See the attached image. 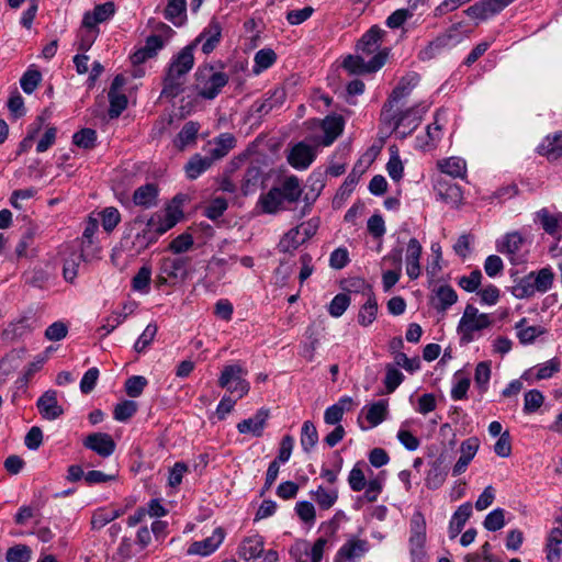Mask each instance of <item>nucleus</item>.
Instances as JSON below:
<instances>
[{"mask_svg": "<svg viewBox=\"0 0 562 562\" xmlns=\"http://www.w3.org/2000/svg\"><path fill=\"white\" fill-rule=\"evenodd\" d=\"M194 49L195 43H191L170 59L162 79V97L173 99L183 91L187 75L194 66Z\"/></svg>", "mask_w": 562, "mask_h": 562, "instance_id": "obj_1", "label": "nucleus"}, {"mask_svg": "<svg viewBox=\"0 0 562 562\" xmlns=\"http://www.w3.org/2000/svg\"><path fill=\"white\" fill-rule=\"evenodd\" d=\"M218 67L220 69L215 65L204 64L194 72V90L204 100L215 99L229 81V76L222 70L224 65L220 63Z\"/></svg>", "mask_w": 562, "mask_h": 562, "instance_id": "obj_2", "label": "nucleus"}, {"mask_svg": "<svg viewBox=\"0 0 562 562\" xmlns=\"http://www.w3.org/2000/svg\"><path fill=\"white\" fill-rule=\"evenodd\" d=\"M428 109V104L419 103L398 114L392 111L389 113V116H393L394 119H391V122L386 123L393 125V132L397 138L404 139L419 126Z\"/></svg>", "mask_w": 562, "mask_h": 562, "instance_id": "obj_3", "label": "nucleus"}, {"mask_svg": "<svg viewBox=\"0 0 562 562\" xmlns=\"http://www.w3.org/2000/svg\"><path fill=\"white\" fill-rule=\"evenodd\" d=\"M156 31L158 34H151L146 37L145 45L131 55V61L134 65H140L147 59L153 58L164 48L166 42L171 37L175 31L166 23L159 22Z\"/></svg>", "mask_w": 562, "mask_h": 562, "instance_id": "obj_4", "label": "nucleus"}, {"mask_svg": "<svg viewBox=\"0 0 562 562\" xmlns=\"http://www.w3.org/2000/svg\"><path fill=\"white\" fill-rule=\"evenodd\" d=\"M237 554L247 562L258 558H261L259 562L279 561L276 550L265 551V538L258 533L245 537L238 544Z\"/></svg>", "mask_w": 562, "mask_h": 562, "instance_id": "obj_5", "label": "nucleus"}, {"mask_svg": "<svg viewBox=\"0 0 562 562\" xmlns=\"http://www.w3.org/2000/svg\"><path fill=\"white\" fill-rule=\"evenodd\" d=\"M246 369L240 364L225 366L218 378V385L232 394H237V400L243 398L250 390L249 382L245 379Z\"/></svg>", "mask_w": 562, "mask_h": 562, "instance_id": "obj_6", "label": "nucleus"}, {"mask_svg": "<svg viewBox=\"0 0 562 562\" xmlns=\"http://www.w3.org/2000/svg\"><path fill=\"white\" fill-rule=\"evenodd\" d=\"M362 54L348 55L342 63V67L351 75L372 74L381 69L389 57V49L384 48L383 52L376 53L368 61Z\"/></svg>", "mask_w": 562, "mask_h": 562, "instance_id": "obj_7", "label": "nucleus"}, {"mask_svg": "<svg viewBox=\"0 0 562 562\" xmlns=\"http://www.w3.org/2000/svg\"><path fill=\"white\" fill-rule=\"evenodd\" d=\"M419 76L416 72L407 74L402 77L396 87L393 89L387 101L382 108V117L384 122H391L393 116H389V113L393 111V108L402 100L411 94L413 89L418 85Z\"/></svg>", "mask_w": 562, "mask_h": 562, "instance_id": "obj_8", "label": "nucleus"}, {"mask_svg": "<svg viewBox=\"0 0 562 562\" xmlns=\"http://www.w3.org/2000/svg\"><path fill=\"white\" fill-rule=\"evenodd\" d=\"M515 0H480L464 10V13L475 21V25L499 14Z\"/></svg>", "mask_w": 562, "mask_h": 562, "instance_id": "obj_9", "label": "nucleus"}, {"mask_svg": "<svg viewBox=\"0 0 562 562\" xmlns=\"http://www.w3.org/2000/svg\"><path fill=\"white\" fill-rule=\"evenodd\" d=\"M525 238L515 231L505 234L496 240V250L509 259L513 265H520L525 261V255L521 252Z\"/></svg>", "mask_w": 562, "mask_h": 562, "instance_id": "obj_10", "label": "nucleus"}, {"mask_svg": "<svg viewBox=\"0 0 562 562\" xmlns=\"http://www.w3.org/2000/svg\"><path fill=\"white\" fill-rule=\"evenodd\" d=\"M370 549L371 546L367 539L349 536L336 552L334 562H359Z\"/></svg>", "mask_w": 562, "mask_h": 562, "instance_id": "obj_11", "label": "nucleus"}, {"mask_svg": "<svg viewBox=\"0 0 562 562\" xmlns=\"http://www.w3.org/2000/svg\"><path fill=\"white\" fill-rule=\"evenodd\" d=\"M190 265L191 258L187 256L166 257L160 260L159 271L178 284L188 278Z\"/></svg>", "mask_w": 562, "mask_h": 562, "instance_id": "obj_12", "label": "nucleus"}, {"mask_svg": "<svg viewBox=\"0 0 562 562\" xmlns=\"http://www.w3.org/2000/svg\"><path fill=\"white\" fill-rule=\"evenodd\" d=\"M286 99V92L283 88H274L267 92L266 98L262 100H256L250 109L249 114L257 119H261L269 114L272 110L283 105Z\"/></svg>", "mask_w": 562, "mask_h": 562, "instance_id": "obj_13", "label": "nucleus"}, {"mask_svg": "<svg viewBox=\"0 0 562 562\" xmlns=\"http://www.w3.org/2000/svg\"><path fill=\"white\" fill-rule=\"evenodd\" d=\"M533 223L539 225L548 235L558 241L562 238V213H552L547 207H542L533 213Z\"/></svg>", "mask_w": 562, "mask_h": 562, "instance_id": "obj_14", "label": "nucleus"}, {"mask_svg": "<svg viewBox=\"0 0 562 562\" xmlns=\"http://www.w3.org/2000/svg\"><path fill=\"white\" fill-rule=\"evenodd\" d=\"M316 158L315 147L306 144L305 142L296 143L288 154V162L294 169L305 170Z\"/></svg>", "mask_w": 562, "mask_h": 562, "instance_id": "obj_15", "label": "nucleus"}, {"mask_svg": "<svg viewBox=\"0 0 562 562\" xmlns=\"http://www.w3.org/2000/svg\"><path fill=\"white\" fill-rule=\"evenodd\" d=\"M555 526L547 536L544 552L547 562H560L562 558V514L554 519Z\"/></svg>", "mask_w": 562, "mask_h": 562, "instance_id": "obj_16", "label": "nucleus"}, {"mask_svg": "<svg viewBox=\"0 0 562 562\" xmlns=\"http://www.w3.org/2000/svg\"><path fill=\"white\" fill-rule=\"evenodd\" d=\"M385 31L378 25L371 26L357 42L356 52L367 57L383 52L384 49H380V46Z\"/></svg>", "mask_w": 562, "mask_h": 562, "instance_id": "obj_17", "label": "nucleus"}, {"mask_svg": "<svg viewBox=\"0 0 562 562\" xmlns=\"http://www.w3.org/2000/svg\"><path fill=\"white\" fill-rule=\"evenodd\" d=\"M83 446L102 458H108L115 450V441L106 432H92L83 440Z\"/></svg>", "mask_w": 562, "mask_h": 562, "instance_id": "obj_18", "label": "nucleus"}, {"mask_svg": "<svg viewBox=\"0 0 562 562\" xmlns=\"http://www.w3.org/2000/svg\"><path fill=\"white\" fill-rule=\"evenodd\" d=\"M222 38V26L216 19H212L206 27L192 42L195 46L202 43L201 49L205 55L211 54L220 44Z\"/></svg>", "mask_w": 562, "mask_h": 562, "instance_id": "obj_19", "label": "nucleus"}, {"mask_svg": "<svg viewBox=\"0 0 562 562\" xmlns=\"http://www.w3.org/2000/svg\"><path fill=\"white\" fill-rule=\"evenodd\" d=\"M457 301L458 294L449 284L439 285L430 296L431 307L440 314H445Z\"/></svg>", "mask_w": 562, "mask_h": 562, "instance_id": "obj_20", "label": "nucleus"}, {"mask_svg": "<svg viewBox=\"0 0 562 562\" xmlns=\"http://www.w3.org/2000/svg\"><path fill=\"white\" fill-rule=\"evenodd\" d=\"M36 407L44 419L54 420L64 414L63 407L58 404L57 392L48 390L44 392L36 402Z\"/></svg>", "mask_w": 562, "mask_h": 562, "instance_id": "obj_21", "label": "nucleus"}, {"mask_svg": "<svg viewBox=\"0 0 562 562\" xmlns=\"http://www.w3.org/2000/svg\"><path fill=\"white\" fill-rule=\"evenodd\" d=\"M225 537V532L221 527H217L213 530V533L201 540L194 541L188 549L189 554H198V555H209L213 553L220 544L223 542Z\"/></svg>", "mask_w": 562, "mask_h": 562, "instance_id": "obj_22", "label": "nucleus"}, {"mask_svg": "<svg viewBox=\"0 0 562 562\" xmlns=\"http://www.w3.org/2000/svg\"><path fill=\"white\" fill-rule=\"evenodd\" d=\"M115 13V4L112 1L104 2L94 7L92 11L83 14L82 27L95 29L97 24L108 21Z\"/></svg>", "mask_w": 562, "mask_h": 562, "instance_id": "obj_23", "label": "nucleus"}, {"mask_svg": "<svg viewBox=\"0 0 562 562\" xmlns=\"http://www.w3.org/2000/svg\"><path fill=\"white\" fill-rule=\"evenodd\" d=\"M449 463L443 454H440L430 463V469L426 476V486L430 490L439 488L448 475Z\"/></svg>", "mask_w": 562, "mask_h": 562, "instance_id": "obj_24", "label": "nucleus"}, {"mask_svg": "<svg viewBox=\"0 0 562 562\" xmlns=\"http://www.w3.org/2000/svg\"><path fill=\"white\" fill-rule=\"evenodd\" d=\"M359 282L361 283V285L366 289V294L368 296L367 301L361 305L360 310H359V313H358V323L363 326V327H368L369 325H371L375 318H376V314H378V302H376V299H375V295L371 289L370 285L366 284V282L363 280H359Z\"/></svg>", "mask_w": 562, "mask_h": 562, "instance_id": "obj_25", "label": "nucleus"}, {"mask_svg": "<svg viewBox=\"0 0 562 562\" xmlns=\"http://www.w3.org/2000/svg\"><path fill=\"white\" fill-rule=\"evenodd\" d=\"M269 417V412L265 408H260L256 414L247 419H244L237 424V430L239 434H251L255 437H261Z\"/></svg>", "mask_w": 562, "mask_h": 562, "instance_id": "obj_26", "label": "nucleus"}, {"mask_svg": "<svg viewBox=\"0 0 562 562\" xmlns=\"http://www.w3.org/2000/svg\"><path fill=\"white\" fill-rule=\"evenodd\" d=\"M538 153L549 161L562 158V131L547 135L538 146Z\"/></svg>", "mask_w": 562, "mask_h": 562, "instance_id": "obj_27", "label": "nucleus"}, {"mask_svg": "<svg viewBox=\"0 0 562 562\" xmlns=\"http://www.w3.org/2000/svg\"><path fill=\"white\" fill-rule=\"evenodd\" d=\"M422 252L420 243L416 238H411L406 247V273L411 280H416L420 276Z\"/></svg>", "mask_w": 562, "mask_h": 562, "instance_id": "obj_28", "label": "nucleus"}, {"mask_svg": "<svg viewBox=\"0 0 562 562\" xmlns=\"http://www.w3.org/2000/svg\"><path fill=\"white\" fill-rule=\"evenodd\" d=\"M345 121L340 115H328L322 123L324 136L322 144L324 146L331 145L335 139L344 132Z\"/></svg>", "mask_w": 562, "mask_h": 562, "instance_id": "obj_29", "label": "nucleus"}, {"mask_svg": "<svg viewBox=\"0 0 562 562\" xmlns=\"http://www.w3.org/2000/svg\"><path fill=\"white\" fill-rule=\"evenodd\" d=\"M236 139L231 133L220 134L214 138L213 143H210L207 154L213 158L214 161L225 157L231 149L235 147Z\"/></svg>", "mask_w": 562, "mask_h": 562, "instance_id": "obj_30", "label": "nucleus"}, {"mask_svg": "<svg viewBox=\"0 0 562 562\" xmlns=\"http://www.w3.org/2000/svg\"><path fill=\"white\" fill-rule=\"evenodd\" d=\"M215 161L207 154L201 156L200 154L193 155L184 166L186 176L190 180L199 178L203 172L211 168Z\"/></svg>", "mask_w": 562, "mask_h": 562, "instance_id": "obj_31", "label": "nucleus"}, {"mask_svg": "<svg viewBox=\"0 0 562 562\" xmlns=\"http://www.w3.org/2000/svg\"><path fill=\"white\" fill-rule=\"evenodd\" d=\"M491 325V319L487 314H481L474 319H471L464 326H458V333L460 334L461 344H469L474 339V331L487 328Z\"/></svg>", "mask_w": 562, "mask_h": 562, "instance_id": "obj_32", "label": "nucleus"}, {"mask_svg": "<svg viewBox=\"0 0 562 562\" xmlns=\"http://www.w3.org/2000/svg\"><path fill=\"white\" fill-rule=\"evenodd\" d=\"M472 515V504L467 502L458 507L449 522V538L454 539Z\"/></svg>", "mask_w": 562, "mask_h": 562, "instance_id": "obj_33", "label": "nucleus"}, {"mask_svg": "<svg viewBox=\"0 0 562 562\" xmlns=\"http://www.w3.org/2000/svg\"><path fill=\"white\" fill-rule=\"evenodd\" d=\"M154 227V216L147 222L145 228L137 233L132 241V247L135 252L139 254L140 251L147 249L150 245L155 244L159 236L155 232Z\"/></svg>", "mask_w": 562, "mask_h": 562, "instance_id": "obj_34", "label": "nucleus"}, {"mask_svg": "<svg viewBox=\"0 0 562 562\" xmlns=\"http://www.w3.org/2000/svg\"><path fill=\"white\" fill-rule=\"evenodd\" d=\"M436 191L438 198L451 206L457 207L462 202L463 196L461 188L456 183L439 181L436 186Z\"/></svg>", "mask_w": 562, "mask_h": 562, "instance_id": "obj_35", "label": "nucleus"}, {"mask_svg": "<svg viewBox=\"0 0 562 562\" xmlns=\"http://www.w3.org/2000/svg\"><path fill=\"white\" fill-rule=\"evenodd\" d=\"M438 115L439 113L437 112L435 115V122L427 126L426 135L416 137V147L423 150L429 149L435 147L440 140L442 127L438 124Z\"/></svg>", "mask_w": 562, "mask_h": 562, "instance_id": "obj_36", "label": "nucleus"}, {"mask_svg": "<svg viewBox=\"0 0 562 562\" xmlns=\"http://www.w3.org/2000/svg\"><path fill=\"white\" fill-rule=\"evenodd\" d=\"M157 195L158 189L156 184L146 183L134 191L133 202L136 205L148 209L156 205Z\"/></svg>", "mask_w": 562, "mask_h": 562, "instance_id": "obj_37", "label": "nucleus"}, {"mask_svg": "<svg viewBox=\"0 0 562 562\" xmlns=\"http://www.w3.org/2000/svg\"><path fill=\"white\" fill-rule=\"evenodd\" d=\"M200 131V124L193 121L184 123L180 132L175 139V146L183 150L186 147L195 143L198 133Z\"/></svg>", "mask_w": 562, "mask_h": 562, "instance_id": "obj_38", "label": "nucleus"}, {"mask_svg": "<svg viewBox=\"0 0 562 562\" xmlns=\"http://www.w3.org/2000/svg\"><path fill=\"white\" fill-rule=\"evenodd\" d=\"M450 47L451 46L448 44L445 37L441 34H438L423 49L419 50L418 59L422 61L431 60L441 55L445 49Z\"/></svg>", "mask_w": 562, "mask_h": 562, "instance_id": "obj_39", "label": "nucleus"}, {"mask_svg": "<svg viewBox=\"0 0 562 562\" xmlns=\"http://www.w3.org/2000/svg\"><path fill=\"white\" fill-rule=\"evenodd\" d=\"M165 19L170 21L173 25L180 26L187 18V1L186 0H169L165 11Z\"/></svg>", "mask_w": 562, "mask_h": 562, "instance_id": "obj_40", "label": "nucleus"}, {"mask_svg": "<svg viewBox=\"0 0 562 562\" xmlns=\"http://www.w3.org/2000/svg\"><path fill=\"white\" fill-rule=\"evenodd\" d=\"M326 173L322 170H314L306 180V187L308 191L304 195V200L308 203H313L321 194L325 187Z\"/></svg>", "mask_w": 562, "mask_h": 562, "instance_id": "obj_41", "label": "nucleus"}, {"mask_svg": "<svg viewBox=\"0 0 562 562\" xmlns=\"http://www.w3.org/2000/svg\"><path fill=\"white\" fill-rule=\"evenodd\" d=\"M278 189L285 202H297L302 195V188L296 176L286 177Z\"/></svg>", "mask_w": 562, "mask_h": 562, "instance_id": "obj_42", "label": "nucleus"}, {"mask_svg": "<svg viewBox=\"0 0 562 562\" xmlns=\"http://www.w3.org/2000/svg\"><path fill=\"white\" fill-rule=\"evenodd\" d=\"M310 495L318 507L324 510L331 508L338 499V491L336 488L327 490L323 485H319L315 491H311Z\"/></svg>", "mask_w": 562, "mask_h": 562, "instance_id": "obj_43", "label": "nucleus"}, {"mask_svg": "<svg viewBox=\"0 0 562 562\" xmlns=\"http://www.w3.org/2000/svg\"><path fill=\"white\" fill-rule=\"evenodd\" d=\"M284 202L278 187L271 188L266 194H262L259 200L262 211L269 214L279 211Z\"/></svg>", "mask_w": 562, "mask_h": 562, "instance_id": "obj_44", "label": "nucleus"}, {"mask_svg": "<svg viewBox=\"0 0 562 562\" xmlns=\"http://www.w3.org/2000/svg\"><path fill=\"white\" fill-rule=\"evenodd\" d=\"M182 216V212L178 210L168 209L166 214L161 217L158 216L157 218L154 217V227L155 232L160 237L165 233H167L169 229H171L176 224L179 222L180 217Z\"/></svg>", "mask_w": 562, "mask_h": 562, "instance_id": "obj_45", "label": "nucleus"}, {"mask_svg": "<svg viewBox=\"0 0 562 562\" xmlns=\"http://www.w3.org/2000/svg\"><path fill=\"white\" fill-rule=\"evenodd\" d=\"M438 167L441 172L451 176L452 178H463L467 172V164L462 158L449 157L440 160Z\"/></svg>", "mask_w": 562, "mask_h": 562, "instance_id": "obj_46", "label": "nucleus"}, {"mask_svg": "<svg viewBox=\"0 0 562 562\" xmlns=\"http://www.w3.org/2000/svg\"><path fill=\"white\" fill-rule=\"evenodd\" d=\"M87 254L82 251H74L64 260L63 276L66 281L72 282L77 274L78 268L86 260Z\"/></svg>", "mask_w": 562, "mask_h": 562, "instance_id": "obj_47", "label": "nucleus"}, {"mask_svg": "<svg viewBox=\"0 0 562 562\" xmlns=\"http://www.w3.org/2000/svg\"><path fill=\"white\" fill-rule=\"evenodd\" d=\"M301 447L305 452H310L318 442V432L311 420L303 423L301 428Z\"/></svg>", "mask_w": 562, "mask_h": 562, "instance_id": "obj_48", "label": "nucleus"}, {"mask_svg": "<svg viewBox=\"0 0 562 562\" xmlns=\"http://www.w3.org/2000/svg\"><path fill=\"white\" fill-rule=\"evenodd\" d=\"M387 415V401L380 400L368 407L366 419L370 424V427H376L380 425Z\"/></svg>", "mask_w": 562, "mask_h": 562, "instance_id": "obj_49", "label": "nucleus"}, {"mask_svg": "<svg viewBox=\"0 0 562 562\" xmlns=\"http://www.w3.org/2000/svg\"><path fill=\"white\" fill-rule=\"evenodd\" d=\"M530 274L537 292L546 293L552 288L554 273L551 268H542L537 273L530 272Z\"/></svg>", "mask_w": 562, "mask_h": 562, "instance_id": "obj_50", "label": "nucleus"}, {"mask_svg": "<svg viewBox=\"0 0 562 562\" xmlns=\"http://www.w3.org/2000/svg\"><path fill=\"white\" fill-rule=\"evenodd\" d=\"M122 515L123 510L121 509L99 508L93 513L91 518L92 529L99 530Z\"/></svg>", "mask_w": 562, "mask_h": 562, "instance_id": "obj_51", "label": "nucleus"}, {"mask_svg": "<svg viewBox=\"0 0 562 562\" xmlns=\"http://www.w3.org/2000/svg\"><path fill=\"white\" fill-rule=\"evenodd\" d=\"M471 30H464V22L453 23L443 33H440L448 44L453 47L460 44L464 38L469 37Z\"/></svg>", "mask_w": 562, "mask_h": 562, "instance_id": "obj_52", "label": "nucleus"}, {"mask_svg": "<svg viewBox=\"0 0 562 562\" xmlns=\"http://www.w3.org/2000/svg\"><path fill=\"white\" fill-rule=\"evenodd\" d=\"M491 362L481 361L475 367L474 382L481 394H484L488 390V383L491 379Z\"/></svg>", "mask_w": 562, "mask_h": 562, "instance_id": "obj_53", "label": "nucleus"}, {"mask_svg": "<svg viewBox=\"0 0 562 562\" xmlns=\"http://www.w3.org/2000/svg\"><path fill=\"white\" fill-rule=\"evenodd\" d=\"M277 60V54L271 48H262L255 54L254 57V72L260 74L261 71L270 68Z\"/></svg>", "mask_w": 562, "mask_h": 562, "instance_id": "obj_54", "label": "nucleus"}, {"mask_svg": "<svg viewBox=\"0 0 562 562\" xmlns=\"http://www.w3.org/2000/svg\"><path fill=\"white\" fill-rule=\"evenodd\" d=\"M302 244H304V238L299 233L297 229L291 228L279 241L278 249L281 252H293L297 249Z\"/></svg>", "mask_w": 562, "mask_h": 562, "instance_id": "obj_55", "label": "nucleus"}, {"mask_svg": "<svg viewBox=\"0 0 562 562\" xmlns=\"http://www.w3.org/2000/svg\"><path fill=\"white\" fill-rule=\"evenodd\" d=\"M544 403V395L539 390H529L524 395V413L530 415L536 413Z\"/></svg>", "mask_w": 562, "mask_h": 562, "instance_id": "obj_56", "label": "nucleus"}, {"mask_svg": "<svg viewBox=\"0 0 562 562\" xmlns=\"http://www.w3.org/2000/svg\"><path fill=\"white\" fill-rule=\"evenodd\" d=\"M99 222L95 218L89 217L86 223V227L83 229L81 241H80V251L85 254H89L90 247L94 244V235L98 232Z\"/></svg>", "mask_w": 562, "mask_h": 562, "instance_id": "obj_57", "label": "nucleus"}, {"mask_svg": "<svg viewBox=\"0 0 562 562\" xmlns=\"http://www.w3.org/2000/svg\"><path fill=\"white\" fill-rule=\"evenodd\" d=\"M151 280V269L149 266H143L132 279V288L134 291L140 293L149 292V284Z\"/></svg>", "mask_w": 562, "mask_h": 562, "instance_id": "obj_58", "label": "nucleus"}, {"mask_svg": "<svg viewBox=\"0 0 562 562\" xmlns=\"http://www.w3.org/2000/svg\"><path fill=\"white\" fill-rule=\"evenodd\" d=\"M536 292L530 273L521 278L512 289L513 295L520 300L531 297Z\"/></svg>", "mask_w": 562, "mask_h": 562, "instance_id": "obj_59", "label": "nucleus"}, {"mask_svg": "<svg viewBox=\"0 0 562 562\" xmlns=\"http://www.w3.org/2000/svg\"><path fill=\"white\" fill-rule=\"evenodd\" d=\"M384 386L386 393H393L404 381V374L393 364L387 363L385 367Z\"/></svg>", "mask_w": 562, "mask_h": 562, "instance_id": "obj_60", "label": "nucleus"}, {"mask_svg": "<svg viewBox=\"0 0 562 562\" xmlns=\"http://www.w3.org/2000/svg\"><path fill=\"white\" fill-rule=\"evenodd\" d=\"M108 95L110 101L109 117L117 119L127 106V98L125 94L114 91H109Z\"/></svg>", "mask_w": 562, "mask_h": 562, "instance_id": "obj_61", "label": "nucleus"}, {"mask_svg": "<svg viewBox=\"0 0 562 562\" xmlns=\"http://www.w3.org/2000/svg\"><path fill=\"white\" fill-rule=\"evenodd\" d=\"M41 81L42 74L36 69L29 68L21 77L20 86L26 94H31L35 91Z\"/></svg>", "mask_w": 562, "mask_h": 562, "instance_id": "obj_62", "label": "nucleus"}, {"mask_svg": "<svg viewBox=\"0 0 562 562\" xmlns=\"http://www.w3.org/2000/svg\"><path fill=\"white\" fill-rule=\"evenodd\" d=\"M32 550L26 544H15L7 550V562H30Z\"/></svg>", "mask_w": 562, "mask_h": 562, "instance_id": "obj_63", "label": "nucleus"}, {"mask_svg": "<svg viewBox=\"0 0 562 562\" xmlns=\"http://www.w3.org/2000/svg\"><path fill=\"white\" fill-rule=\"evenodd\" d=\"M97 140V132L92 128H82L72 136V143L85 149L93 148Z\"/></svg>", "mask_w": 562, "mask_h": 562, "instance_id": "obj_64", "label": "nucleus"}]
</instances>
